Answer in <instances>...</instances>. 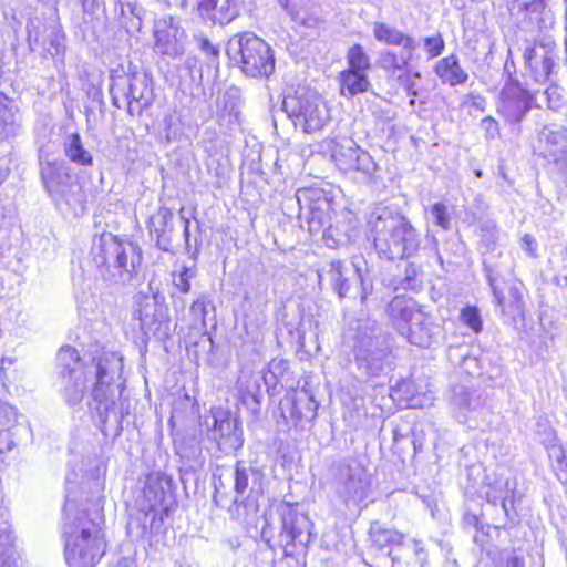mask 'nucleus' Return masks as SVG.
Here are the masks:
<instances>
[{
	"label": "nucleus",
	"instance_id": "obj_1",
	"mask_svg": "<svg viewBox=\"0 0 567 567\" xmlns=\"http://www.w3.org/2000/svg\"><path fill=\"white\" fill-rule=\"evenodd\" d=\"M58 363L61 368L60 392L69 405L79 404L91 390L93 409L103 419L115 403L123 362L116 352L103 351L94 357L90 364L83 362L74 348L62 347L58 353Z\"/></svg>",
	"mask_w": 567,
	"mask_h": 567
},
{
	"label": "nucleus",
	"instance_id": "obj_2",
	"mask_svg": "<svg viewBox=\"0 0 567 567\" xmlns=\"http://www.w3.org/2000/svg\"><path fill=\"white\" fill-rule=\"evenodd\" d=\"M367 238L378 256L386 260L410 258L421 246V235L409 218L386 207L370 213Z\"/></svg>",
	"mask_w": 567,
	"mask_h": 567
},
{
	"label": "nucleus",
	"instance_id": "obj_3",
	"mask_svg": "<svg viewBox=\"0 0 567 567\" xmlns=\"http://www.w3.org/2000/svg\"><path fill=\"white\" fill-rule=\"evenodd\" d=\"M64 555L69 567H94L105 554L106 543L99 525L85 512H76L66 495L64 505Z\"/></svg>",
	"mask_w": 567,
	"mask_h": 567
},
{
	"label": "nucleus",
	"instance_id": "obj_4",
	"mask_svg": "<svg viewBox=\"0 0 567 567\" xmlns=\"http://www.w3.org/2000/svg\"><path fill=\"white\" fill-rule=\"evenodd\" d=\"M92 260L97 267L99 278L106 287L123 286L137 272L142 262V250L135 243L121 240L106 233L95 238Z\"/></svg>",
	"mask_w": 567,
	"mask_h": 567
},
{
	"label": "nucleus",
	"instance_id": "obj_5",
	"mask_svg": "<svg viewBox=\"0 0 567 567\" xmlns=\"http://www.w3.org/2000/svg\"><path fill=\"white\" fill-rule=\"evenodd\" d=\"M39 163L42 184L56 206L74 215L82 214L86 197L81 184L71 175L70 167L51 158L43 150L39 151Z\"/></svg>",
	"mask_w": 567,
	"mask_h": 567
},
{
	"label": "nucleus",
	"instance_id": "obj_6",
	"mask_svg": "<svg viewBox=\"0 0 567 567\" xmlns=\"http://www.w3.org/2000/svg\"><path fill=\"white\" fill-rule=\"evenodd\" d=\"M388 313L392 323L410 343L421 348L432 344L437 327L415 300L398 296L389 303Z\"/></svg>",
	"mask_w": 567,
	"mask_h": 567
},
{
	"label": "nucleus",
	"instance_id": "obj_7",
	"mask_svg": "<svg viewBox=\"0 0 567 567\" xmlns=\"http://www.w3.org/2000/svg\"><path fill=\"white\" fill-rule=\"evenodd\" d=\"M226 51L248 76H269L275 70L271 48L254 33L235 34L228 40Z\"/></svg>",
	"mask_w": 567,
	"mask_h": 567
},
{
	"label": "nucleus",
	"instance_id": "obj_8",
	"mask_svg": "<svg viewBox=\"0 0 567 567\" xmlns=\"http://www.w3.org/2000/svg\"><path fill=\"white\" fill-rule=\"evenodd\" d=\"M284 106L296 124L308 133L320 131L330 120L326 102L315 91H297L284 100Z\"/></svg>",
	"mask_w": 567,
	"mask_h": 567
},
{
	"label": "nucleus",
	"instance_id": "obj_9",
	"mask_svg": "<svg viewBox=\"0 0 567 567\" xmlns=\"http://www.w3.org/2000/svg\"><path fill=\"white\" fill-rule=\"evenodd\" d=\"M297 199L299 205L309 212L310 231L323 229L326 245L331 248L338 246L341 239L331 224L334 209L324 192L316 188L299 189Z\"/></svg>",
	"mask_w": 567,
	"mask_h": 567
},
{
	"label": "nucleus",
	"instance_id": "obj_10",
	"mask_svg": "<svg viewBox=\"0 0 567 567\" xmlns=\"http://www.w3.org/2000/svg\"><path fill=\"white\" fill-rule=\"evenodd\" d=\"M153 34L155 51L169 58L184 54L187 34L181 21L172 16H163L154 21Z\"/></svg>",
	"mask_w": 567,
	"mask_h": 567
},
{
	"label": "nucleus",
	"instance_id": "obj_11",
	"mask_svg": "<svg viewBox=\"0 0 567 567\" xmlns=\"http://www.w3.org/2000/svg\"><path fill=\"white\" fill-rule=\"evenodd\" d=\"M337 493L344 501L360 503L364 501L371 489V477L359 463L341 464L336 474Z\"/></svg>",
	"mask_w": 567,
	"mask_h": 567
},
{
	"label": "nucleus",
	"instance_id": "obj_12",
	"mask_svg": "<svg viewBox=\"0 0 567 567\" xmlns=\"http://www.w3.org/2000/svg\"><path fill=\"white\" fill-rule=\"evenodd\" d=\"M205 426L210 439L224 450H238L243 446L241 432L229 413L220 408L212 409L205 419Z\"/></svg>",
	"mask_w": 567,
	"mask_h": 567
},
{
	"label": "nucleus",
	"instance_id": "obj_13",
	"mask_svg": "<svg viewBox=\"0 0 567 567\" xmlns=\"http://www.w3.org/2000/svg\"><path fill=\"white\" fill-rule=\"evenodd\" d=\"M542 153L567 177V128L545 126L539 132Z\"/></svg>",
	"mask_w": 567,
	"mask_h": 567
},
{
	"label": "nucleus",
	"instance_id": "obj_14",
	"mask_svg": "<svg viewBox=\"0 0 567 567\" xmlns=\"http://www.w3.org/2000/svg\"><path fill=\"white\" fill-rule=\"evenodd\" d=\"M390 344L383 337L363 340L357 349L355 360L367 374L378 375L389 363Z\"/></svg>",
	"mask_w": 567,
	"mask_h": 567
},
{
	"label": "nucleus",
	"instance_id": "obj_15",
	"mask_svg": "<svg viewBox=\"0 0 567 567\" xmlns=\"http://www.w3.org/2000/svg\"><path fill=\"white\" fill-rule=\"evenodd\" d=\"M533 96L517 84H508L502 91L498 113L506 122L519 123L529 111Z\"/></svg>",
	"mask_w": 567,
	"mask_h": 567
},
{
	"label": "nucleus",
	"instance_id": "obj_16",
	"mask_svg": "<svg viewBox=\"0 0 567 567\" xmlns=\"http://www.w3.org/2000/svg\"><path fill=\"white\" fill-rule=\"evenodd\" d=\"M140 322L146 336L164 337L168 331L167 309L154 298H146L140 308Z\"/></svg>",
	"mask_w": 567,
	"mask_h": 567
},
{
	"label": "nucleus",
	"instance_id": "obj_17",
	"mask_svg": "<svg viewBox=\"0 0 567 567\" xmlns=\"http://www.w3.org/2000/svg\"><path fill=\"white\" fill-rule=\"evenodd\" d=\"M451 406L455 417L461 422L476 420L484 406V398L477 391L458 386L453 392Z\"/></svg>",
	"mask_w": 567,
	"mask_h": 567
},
{
	"label": "nucleus",
	"instance_id": "obj_18",
	"mask_svg": "<svg viewBox=\"0 0 567 567\" xmlns=\"http://www.w3.org/2000/svg\"><path fill=\"white\" fill-rule=\"evenodd\" d=\"M198 14L212 23L226 24L238 16L236 0H197Z\"/></svg>",
	"mask_w": 567,
	"mask_h": 567
},
{
	"label": "nucleus",
	"instance_id": "obj_19",
	"mask_svg": "<svg viewBox=\"0 0 567 567\" xmlns=\"http://www.w3.org/2000/svg\"><path fill=\"white\" fill-rule=\"evenodd\" d=\"M282 526L291 542L306 545L310 540L312 527L310 519L291 506H286L282 511Z\"/></svg>",
	"mask_w": 567,
	"mask_h": 567
},
{
	"label": "nucleus",
	"instance_id": "obj_20",
	"mask_svg": "<svg viewBox=\"0 0 567 567\" xmlns=\"http://www.w3.org/2000/svg\"><path fill=\"white\" fill-rule=\"evenodd\" d=\"M487 280L493 291L494 301L499 307L503 315H507L512 318L523 316V300L522 293L516 286H512L508 289L507 296H505L497 287L496 279L493 276V271L487 269Z\"/></svg>",
	"mask_w": 567,
	"mask_h": 567
},
{
	"label": "nucleus",
	"instance_id": "obj_21",
	"mask_svg": "<svg viewBox=\"0 0 567 567\" xmlns=\"http://www.w3.org/2000/svg\"><path fill=\"white\" fill-rule=\"evenodd\" d=\"M434 73L443 84L450 86L462 85L468 79V74L454 54L440 59L434 65Z\"/></svg>",
	"mask_w": 567,
	"mask_h": 567
},
{
	"label": "nucleus",
	"instance_id": "obj_22",
	"mask_svg": "<svg viewBox=\"0 0 567 567\" xmlns=\"http://www.w3.org/2000/svg\"><path fill=\"white\" fill-rule=\"evenodd\" d=\"M64 156L76 166H92L93 155L85 148L78 132L65 133L62 140Z\"/></svg>",
	"mask_w": 567,
	"mask_h": 567
},
{
	"label": "nucleus",
	"instance_id": "obj_23",
	"mask_svg": "<svg viewBox=\"0 0 567 567\" xmlns=\"http://www.w3.org/2000/svg\"><path fill=\"white\" fill-rule=\"evenodd\" d=\"M21 128V117L11 100L0 94V136L3 140L16 137Z\"/></svg>",
	"mask_w": 567,
	"mask_h": 567
},
{
	"label": "nucleus",
	"instance_id": "obj_24",
	"mask_svg": "<svg viewBox=\"0 0 567 567\" xmlns=\"http://www.w3.org/2000/svg\"><path fill=\"white\" fill-rule=\"evenodd\" d=\"M348 271L343 262L333 260L319 271V282L328 281L339 297L343 298L350 289L349 279L346 276Z\"/></svg>",
	"mask_w": 567,
	"mask_h": 567
},
{
	"label": "nucleus",
	"instance_id": "obj_25",
	"mask_svg": "<svg viewBox=\"0 0 567 567\" xmlns=\"http://www.w3.org/2000/svg\"><path fill=\"white\" fill-rule=\"evenodd\" d=\"M260 378L258 373L243 371L237 380L236 389L241 403L254 410L257 409L261 394Z\"/></svg>",
	"mask_w": 567,
	"mask_h": 567
},
{
	"label": "nucleus",
	"instance_id": "obj_26",
	"mask_svg": "<svg viewBox=\"0 0 567 567\" xmlns=\"http://www.w3.org/2000/svg\"><path fill=\"white\" fill-rule=\"evenodd\" d=\"M358 147L352 140L343 138L342 141H331L328 150L339 169L348 172L353 169V159Z\"/></svg>",
	"mask_w": 567,
	"mask_h": 567
},
{
	"label": "nucleus",
	"instance_id": "obj_27",
	"mask_svg": "<svg viewBox=\"0 0 567 567\" xmlns=\"http://www.w3.org/2000/svg\"><path fill=\"white\" fill-rule=\"evenodd\" d=\"M373 35L378 41L385 44L401 45L408 51H414L416 49V42L413 38L405 35L401 31L384 23H374Z\"/></svg>",
	"mask_w": 567,
	"mask_h": 567
},
{
	"label": "nucleus",
	"instance_id": "obj_28",
	"mask_svg": "<svg viewBox=\"0 0 567 567\" xmlns=\"http://www.w3.org/2000/svg\"><path fill=\"white\" fill-rule=\"evenodd\" d=\"M152 95L153 90L147 75L145 73H134L128 82V93L126 95L128 104L136 102L140 107L148 106Z\"/></svg>",
	"mask_w": 567,
	"mask_h": 567
},
{
	"label": "nucleus",
	"instance_id": "obj_29",
	"mask_svg": "<svg viewBox=\"0 0 567 567\" xmlns=\"http://www.w3.org/2000/svg\"><path fill=\"white\" fill-rule=\"evenodd\" d=\"M16 423L17 410L10 404H0V453H6L13 449L14 442L11 429Z\"/></svg>",
	"mask_w": 567,
	"mask_h": 567
},
{
	"label": "nucleus",
	"instance_id": "obj_30",
	"mask_svg": "<svg viewBox=\"0 0 567 567\" xmlns=\"http://www.w3.org/2000/svg\"><path fill=\"white\" fill-rule=\"evenodd\" d=\"M340 85L343 96H354L368 91L370 83L364 72L347 69L340 74Z\"/></svg>",
	"mask_w": 567,
	"mask_h": 567
},
{
	"label": "nucleus",
	"instance_id": "obj_31",
	"mask_svg": "<svg viewBox=\"0 0 567 567\" xmlns=\"http://www.w3.org/2000/svg\"><path fill=\"white\" fill-rule=\"evenodd\" d=\"M486 497L488 502L494 504L502 502V507L507 513V502L514 497V483L507 477L496 480L494 485H491L486 491Z\"/></svg>",
	"mask_w": 567,
	"mask_h": 567
},
{
	"label": "nucleus",
	"instance_id": "obj_32",
	"mask_svg": "<svg viewBox=\"0 0 567 567\" xmlns=\"http://www.w3.org/2000/svg\"><path fill=\"white\" fill-rule=\"evenodd\" d=\"M414 51H408L403 49L401 54H396L393 51H384L380 56V65L382 69L389 72H396L406 68L412 59Z\"/></svg>",
	"mask_w": 567,
	"mask_h": 567
},
{
	"label": "nucleus",
	"instance_id": "obj_33",
	"mask_svg": "<svg viewBox=\"0 0 567 567\" xmlns=\"http://www.w3.org/2000/svg\"><path fill=\"white\" fill-rule=\"evenodd\" d=\"M370 536L372 543L379 548L400 545L403 540V534L393 529L371 528Z\"/></svg>",
	"mask_w": 567,
	"mask_h": 567
},
{
	"label": "nucleus",
	"instance_id": "obj_34",
	"mask_svg": "<svg viewBox=\"0 0 567 567\" xmlns=\"http://www.w3.org/2000/svg\"><path fill=\"white\" fill-rule=\"evenodd\" d=\"M348 70L367 72L370 69L369 56L364 53L361 45L351 47L347 53Z\"/></svg>",
	"mask_w": 567,
	"mask_h": 567
},
{
	"label": "nucleus",
	"instance_id": "obj_35",
	"mask_svg": "<svg viewBox=\"0 0 567 567\" xmlns=\"http://www.w3.org/2000/svg\"><path fill=\"white\" fill-rule=\"evenodd\" d=\"M353 162L352 171L362 172L365 175H372L377 169V164L374 163L373 158L368 152L361 150L360 147H358V152L355 153Z\"/></svg>",
	"mask_w": 567,
	"mask_h": 567
},
{
	"label": "nucleus",
	"instance_id": "obj_36",
	"mask_svg": "<svg viewBox=\"0 0 567 567\" xmlns=\"http://www.w3.org/2000/svg\"><path fill=\"white\" fill-rule=\"evenodd\" d=\"M234 488L238 496H243L249 485V471L244 462H237L234 472Z\"/></svg>",
	"mask_w": 567,
	"mask_h": 567
},
{
	"label": "nucleus",
	"instance_id": "obj_37",
	"mask_svg": "<svg viewBox=\"0 0 567 567\" xmlns=\"http://www.w3.org/2000/svg\"><path fill=\"white\" fill-rule=\"evenodd\" d=\"M461 321L475 333L482 330V319L477 308L467 306L461 311Z\"/></svg>",
	"mask_w": 567,
	"mask_h": 567
},
{
	"label": "nucleus",
	"instance_id": "obj_38",
	"mask_svg": "<svg viewBox=\"0 0 567 567\" xmlns=\"http://www.w3.org/2000/svg\"><path fill=\"white\" fill-rule=\"evenodd\" d=\"M424 50L429 55V59L439 56L444 50L445 43L441 34H434L426 37L423 40Z\"/></svg>",
	"mask_w": 567,
	"mask_h": 567
},
{
	"label": "nucleus",
	"instance_id": "obj_39",
	"mask_svg": "<svg viewBox=\"0 0 567 567\" xmlns=\"http://www.w3.org/2000/svg\"><path fill=\"white\" fill-rule=\"evenodd\" d=\"M195 276V271L192 268L183 266L177 275L174 276V285L176 288L186 293L190 289L189 280Z\"/></svg>",
	"mask_w": 567,
	"mask_h": 567
},
{
	"label": "nucleus",
	"instance_id": "obj_40",
	"mask_svg": "<svg viewBox=\"0 0 567 567\" xmlns=\"http://www.w3.org/2000/svg\"><path fill=\"white\" fill-rule=\"evenodd\" d=\"M431 214L435 219L437 226L443 229H449L450 218L447 214V208L442 203H435L431 208Z\"/></svg>",
	"mask_w": 567,
	"mask_h": 567
},
{
	"label": "nucleus",
	"instance_id": "obj_41",
	"mask_svg": "<svg viewBox=\"0 0 567 567\" xmlns=\"http://www.w3.org/2000/svg\"><path fill=\"white\" fill-rule=\"evenodd\" d=\"M209 300L206 297L196 299L190 306V312L196 320H199L205 326V317L207 315V308Z\"/></svg>",
	"mask_w": 567,
	"mask_h": 567
},
{
	"label": "nucleus",
	"instance_id": "obj_42",
	"mask_svg": "<svg viewBox=\"0 0 567 567\" xmlns=\"http://www.w3.org/2000/svg\"><path fill=\"white\" fill-rule=\"evenodd\" d=\"M433 396L430 392L412 394L406 398V404L412 409H422L432 404Z\"/></svg>",
	"mask_w": 567,
	"mask_h": 567
},
{
	"label": "nucleus",
	"instance_id": "obj_43",
	"mask_svg": "<svg viewBox=\"0 0 567 567\" xmlns=\"http://www.w3.org/2000/svg\"><path fill=\"white\" fill-rule=\"evenodd\" d=\"M481 236L488 243H495L498 237V228L495 221L485 220L481 224Z\"/></svg>",
	"mask_w": 567,
	"mask_h": 567
},
{
	"label": "nucleus",
	"instance_id": "obj_44",
	"mask_svg": "<svg viewBox=\"0 0 567 567\" xmlns=\"http://www.w3.org/2000/svg\"><path fill=\"white\" fill-rule=\"evenodd\" d=\"M544 94L547 99L548 107L551 110H558L561 105V93L558 86L548 87Z\"/></svg>",
	"mask_w": 567,
	"mask_h": 567
},
{
	"label": "nucleus",
	"instance_id": "obj_45",
	"mask_svg": "<svg viewBox=\"0 0 567 567\" xmlns=\"http://www.w3.org/2000/svg\"><path fill=\"white\" fill-rule=\"evenodd\" d=\"M173 217V214L167 208H162L158 213L153 216L150 220L151 227L154 228L155 231H162L155 227V224L158 221L161 225L165 226Z\"/></svg>",
	"mask_w": 567,
	"mask_h": 567
},
{
	"label": "nucleus",
	"instance_id": "obj_46",
	"mask_svg": "<svg viewBox=\"0 0 567 567\" xmlns=\"http://www.w3.org/2000/svg\"><path fill=\"white\" fill-rule=\"evenodd\" d=\"M499 560L504 566L499 567H524V561L518 558L515 554L509 551H503L499 554Z\"/></svg>",
	"mask_w": 567,
	"mask_h": 567
},
{
	"label": "nucleus",
	"instance_id": "obj_47",
	"mask_svg": "<svg viewBox=\"0 0 567 567\" xmlns=\"http://www.w3.org/2000/svg\"><path fill=\"white\" fill-rule=\"evenodd\" d=\"M482 127L488 138H494L499 134L498 123L491 116L482 120Z\"/></svg>",
	"mask_w": 567,
	"mask_h": 567
},
{
	"label": "nucleus",
	"instance_id": "obj_48",
	"mask_svg": "<svg viewBox=\"0 0 567 567\" xmlns=\"http://www.w3.org/2000/svg\"><path fill=\"white\" fill-rule=\"evenodd\" d=\"M198 44L200 50L207 55V58H210L213 62L218 58L219 50L213 45L208 39L200 38L198 40Z\"/></svg>",
	"mask_w": 567,
	"mask_h": 567
},
{
	"label": "nucleus",
	"instance_id": "obj_49",
	"mask_svg": "<svg viewBox=\"0 0 567 567\" xmlns=\"http://www.w3.org/2000/svg\"><path fill=\"white\" fill-rule=\"evenodd\" d=\"M420 78V74L417 72L411 73L408 71L404 76L400 78L402 80V83L408 90L409 94H412L413 96L416 95V92L414 91V87L416 85V80Z\"/></svg>",
	"mask_w": 567,
	"mask_h": 567
},
{
	"label": "nucleus",
	"instance_id": "obj_50",
	"mask_svg": "<svg viewBox=\"0 0 567 567\" xmlns=\"http://www.w3.org/2000/svg\"><path fill=\"white\" fill-rule=\"evenodd\" d=\"M522 248L532 257L536 256L537 243L535 238L528 234L522 238Z\"/></svg>",
	"mask_w": 567,
	"mask_h": 567
},
{
	"label": "nucleus",
	"instance_id": "obj_51",
	"mask_svg": "<svg viewBox=\"0 0 567 567\" xmlns=\"http://www.w3.org/2000/svg\"><path fill=\"white\" fill-rule=\"evenodd\" d=\"M548 455H549V458L551 460L553 464L563 462V460L566 457L565 450L563 449L561 445H558V444H553L548 449Z\"/></svg>",
	"mask_w": 567,
	"mask_h": 567
},
{
	"label": "nucleus",
	"instance_id": "obj_52",
	"mask_svg": "<svg viewBox=\"0 0 567 567\" xmlns=\"http://www.w3.org/2000/svg\"><path fill=\"white\" fill-rule=\"evenodd\" d=\"M405 279L402 284L404 289H413L415 287V279L417 276V270L413 266H409L405 270Z\"/></svg>",
	"mask_w": 567,
	"mask_h": 567
},
{
	"label": "nucleus",
	"instance_id": "obj_53",
	"mask_svg": "<svg viewBox=\"0 0 567 567\" xmlns=\"http://www.w3.org/2000/svg\"><path fill=\"white\" fill-rule=\"evenodd\" d=\"M553 466L560 482L567 484V458L565 457L563 462L555 463Z\"/></svg>",
	"mask_w": 567,
	"mask_h": 567
},
{
	"label": "nucleus",
	"instance_id": "obj_54",
	"mask_svg": "<svg viewBox=\"0 0 567 567\" xmlns=\"http://www.w3.org/2000/svg\"><path fill=\"white\" fill-rule=\"evenodd\" d=\"M0 567H18L17 559L12 554L4 553L0 556Z\"/></svg>",
	"mask_w": 567,
	"mask_h": 567
},
{
	"label": "nucleus",
	"instance_id": "obj_55",
	"mask_svg": "<svg viewBox=\"0 0 567 567\" xmlns=\"http://www.w3.org/2000/svg\"><path fill=\"white\" fill-rule=\"evenodd\" d=\"M352 266L355 268V274L359 278V280L361 281V286H362V299H365L369 291H368V287L365 286V281L363 279V276H362V271L360 269V267L358 266L357 261L353 259L352 261Z\"/></svg>",
	"mask_w": 567,
	"mask_h": 567
},
{
	"label": "nucleus",
	"instance_id": "obj_56",
	"mask_svg": "<svg viewBox=\"0 0 567 567\" xmlns=\"http://www.w3.org/2000/svg\"><path fill=\"white\" fill-rule=\"evenodd\" d=\"M286 361L284 360H272L270 363H269V368H268V371L274 373L275 371L281 369V368H286Z\"/></svg>",
	"mask_w": 567,
	"mask_h": 567
},
{
	"label": "nucleus",
	"instance_id": "obj_57",
	"mask_svg": "<svg viewBox=\"0 0 567 567\" xmlns=\"http://www.w3.org/2000/svg\"><path fill=\"white\" fill-rule=\"evenodd\" d=\"M116 567H135V564L130 558H122L117 561Z\"/></svg>",
	"mask_w": 567,
	"mask_h": 567
},
{
	"label": "nucleus",
	"instance_id": "obj_58",
	"mask_svg": "<svg viewBox=\"0 0 567 567\" xmlns=\"http://www.w3.org/2000/svg\"><path fill=\"white\" fill-rule=\"evenodd\" d=\"M9 173L8 167H4L0 164V185L3 183V181L7 178Z\"/></svg>",
	"mask_w": 567,
	"mask_h": 567
},
{
	"label": "nucleus",
	"instance_id": "obj_59",
	"mask_svg": "<svg viewBox=\"0 0 567 567\" xmlns=\"http://www.w3.org/2000/svg\"><path fill=\"white\" fill-rule=\"evenodd\" d=\"M184 221H185V225H184V237H185L186 245H188V240H189V220L185 219Z\"/></svg>",
	"mask_w": 567,
	"mask_h": 567
},
{
	"label": "nucleus",
	"instance_id": "obj_60",
	"mask_svg": "<svg viewBox=\"0 0 567 567\" xmlns=\"http://www.w3.org/2000/svg\"><path fill=\"white\" fill-rule=\"evenodd\" d=\"M414 389V384L412 382H406L402 385L401 390L405 393H410Z\"/></svg>",
	"mask_w": 567,
	"mask_h": 567
},
{
	"label": "nucleus",
	"instance_id": "obj_61",
	"mask_svg": "<svg viewBox=\"0 0 567 567\" xmlns=\"http://www.w3.org/2000/svg\"><path fill=\"white\" fill-rule=\"evenodd\" d=\"M533 54H534V49H529L525 52V59L526 61L530 62L532 58H533Z\"/></svg>",
	"mask_w": 567,
	"mask_h": 567
},
{
	"label": "nucleus",
	"instance_id": "obj_62",
	"mask_svg": "<svg viewBox=\"0 0 567 567\" xmlns=\"http://www.w3.org/2000/svg\"><path fill=\"white\" fill-rule=\"evenodd\" d=\"M175 6L183 7L186 3V0H174Z\"/></svg>",
	"mask_w": 567,
	"mask_h": 567
},
{
	"label": "nucleus",
	"instance_id": "obj_63",
	"mask_svg": "<svg viewBox=\"0 0 567 567\" xmlns=\"http://www.w3.org/2000/svg\"><path fill=\"white\" fill-rule=\"evenodd\" d=\"M475 174H476V176H478V177L481 176V172H480V171H476V172H475Z\"/></svg>",
	"mask_w": 567,
	"mask_h": 567
},
{
	"label": "nucleus",
	"instance_id": "obj_64",
	"mask_svg": "<svg viewBox=\"0 0 567 567\" xmlns=\"http://www.w3.org/2000/svg\"><path fill=\"white\" fill-rule=\"evenodd\" d=\"M565 282H566V286H567V276L565 277Z\"/></svg>",
	"mask_w": 567,
	"mask_h": 567
}]
</instances>
